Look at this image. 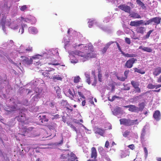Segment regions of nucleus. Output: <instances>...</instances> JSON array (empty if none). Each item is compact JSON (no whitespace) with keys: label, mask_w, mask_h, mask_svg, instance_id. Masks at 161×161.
<instances>
[{"label":"nucleus","mask_w":161,"mask_h":161,"mask_svg":"<svg viewBox=\"0 0 161 161\" xmlns=\"http://www.w3.org/2000/svg\"><path fill=\"white\" fill-rule=\"evenodd\" d=\"M97 156V152L96 148L95 147H92L91 150V158H94V159H96Z\"/></svg>","instance_id":"8"},{"label":"nucleus","mask_w":161,"mask_h":161,"mask_svg":"<svg viewBox=\"0 0 161 161\" xmlns=\"http://www.w3.org/2000/svg\"><path fill=\"white\" fill-rule=\"evenodd\" d=\"M17 105L13 106H10L9 108V110H7L6 111L8 112H13L14 111L16 110Z\"/></svg>","instance_id":"23"},{"label":"nucleus","mask_w":161,"mask_h":161,"mask_svg":"<svg viewBox=\"0 0 161 161\" xmlns=\"http://www.w3.org/2000/svg\"><path fill=\"white\" fill-rule=\"evenodd\" d=\"M66 108L67 109L70 110L71 112L73 110L72 108L69 105V104H68L67 106L66 107Z\"/></svg>","instance_id":"50"},{"label":"nucleus","mask_w":161,"mask_h":161,"mask_svg":"<svg viewBox=\"0 0 161 161\" xmlns=\"http://www.w3.org/2000/svg\"><path fill=\"white\" fill-rule=\"evenodd\" d=\"M121 111V108L119 107L115 108L114 109L112 112L114 115H117L120 114Z\"/></svg>","instance_id":"15"},{"label":"nucleus","mask_w":161,"mask_h":161,"mask_svg":"<svg viewBox=\"0 0 161 161\" xmlns=\"http://www.w3.org/2000/svg\"><path fill=\"white\" fill-rule=\"evenodd\" d=\"M114 42H110L107 43L105 47L101 50V52L103 54L105 53L107 51V49L109 48L110 45L113 43Z\"/></svg>","instance_id":"12"},{"label":"nucleus","mask_w":161,"mask_h":161,"mask_svg":"<svg viewBox=\"0 0 161 161\" xmlns=\"http://www.w3.org/2000/svg\"><path fill=\"white\" fill-rule=\"evenodd\" d=\"M134 70L135 72H137L141 74H144L145 73V72L144 71L140 69H139L137 68H134Z\"/></svg>","instance_id":"25"},{"label":"nucleus","mask_w":161,"mask_h":161,"mask_svg":"<svg viewBox=\"0 0 161 161\" xmlns=\"http://www.w3.org/2000/svg\"><path fill=\"white\" fill-rule=\"evenodd\" d=\"M68 104L67 100H62L61 102V104L62 106H64L67 105Z\"/></svg>","instance_id":"39"},{"label":"nucleus","mask_w":161,"mask_h":161,"mask_svg":"<svg viewBox=\"0 0 161 161\" xmlns=\"http://www.w3.org/2000/svg\"><path fill=\"white\" fill-rule=\"evenodd\" d=\"M121 53L125 57L129 58L131 57V54L128 53H125L123 52H122Z\"/></svg>","instance_id":"51"},{"label":"nucleus","mask_w":161,"mask_h":161,"mask_svg":"<svg viewBox=\"0 0 161 161\" xmlns=\"http://www.w3.org/2000/svg\"><path fill=\"white\" fill-rule=\"evenodd\" d=\"M131 26L137 27L138 26L137 21H131Z\"/></svg>","instance_id":"41"},{"label":"nucleus","mask_w":161,"mask_h":161,"mask_svg":"<svg viewBox=\"0 0 161 161\" xmlns=\"http://www.w3.org/2000/svg\"><path fill=\"white\" fill-rule=\"evenodd\" d=\"M136 2L137 4L140 5L143 9H144L146 8V7L145 6V4L140 0H136Z\"/></svg>","instance_id":"19"},{"label":"nucleus","mask_w":161,"mask_h":161,"mask_svg":"<svg viewBox=\"0 0 161 161\" xmlns=\"http://www.w3.org/2000/svg\"><path fill=\"white\" fill-rule=\"evenodd\" d=\"M137 61V59L134 58H131V67L133 66V64H134L136 61Z\"/></svg>","instance_id":"57"},{"label":"nucleus","mask_w":161,"mask_h":161,"mask_svg":"<svg viewBox=\"0 0 161 161\" xmlns=\"http://www.w3.org/2000/svg\"><path fill=\"white\" fill-rule=\"evenodd\" d=\"M119 121L120 124L121 125H130V119H120Z\"/></svg>","instance_id":"11"},{"label":"nucleus","mask_w":161,"mask_h":161,"mask_svg":"<svg viewBox=\"0 0 161 161\" xmlns=\"http://www.w3.org/2000/svg\"><path fill=\"white\" fill-rule=\"evenodd\" d=\"M153 31V30H151L147 32V34L146 35V38H148L149 37L150 35Z\"/></svg>","instance_id":"45"},{"label":"nucleus","mask_w":161,"mask_h":161,"mask_svg":"<svg viewBox=\"0 0 161 161\" xmlns=\"http://www.w3.org/2000/svg\"><path fill=\"white\" fill-rule=\"evenodd\" d=\"M130 130H126L125 132H124L123 133V135L124 137H127L130 134Z\"/></svg>","instance_id":"34"},{"label":"nucleus","mask_w":161,"mask_h":161,"mask_svg":"<svg viewBox=\"0 0 161 161\" xmlns=\"http://www.w3.org/2000/svg\"><path fill=\"white\" fill-rule=\"evenodd\" d=\"M52 79L53 80H61L62 78L59 75H54L53 76Z\"/></svg>","instance_id":"29"},{"label":"nucleus","mask_w":161,"mask_h":161,"mask_svg":"<svg viewBox=\"0 0 161 161\" xmlns=\"http://www.w3.org/2000/svg\"><path fill=\"white\" fill-rule=\"evenodd\" d=\"M136 31L137 33L143 34L146 30L144 27H139L136 28Z\"/></svg>","instance_id":"17"},{"label":"nucleus","mask_w":161,"mask_h":161,"mask_svg":"<svg viewBox=\"0 0 161 161\" xmlns=\"http://www.w3.org/2000/svg\"><path fill=\"white\" fill-rule=\"evenodd\" d=\"M145 103L144 102H142L139 104V107L138 108V109L139 110V111H142L143 109L145 106Z\"/></svg>","instance_id":"20"},{"label":"nucleus","mask_w":161,"mask_h":161,"mask_svg":"<svg viewBox=\"0 0 161 161\" xmlns=\"http://www.w3.org/2000/svg\"><path fill=\"white\" fill-rule=\"evenodd\" d=\"M153 117L157 121H159L161 118V114L159 111L157 110L155 111Z\"/></svg>","instance_id":"7"},{"label":"nucleus","mask_w":161,"mask_h":161,"mask_svg":"<svg viewBox=\"0 0 161 161\" xmlns=\"http://www.w3.org/2000/svg\"><path fill=\"white\" fill-rule=\"evenodd\" d=\"M67 124H68V125L70 126V127L71 128H72L74 130L76 131V133H77V129L75 126H73L72 125L70 124H69L68 123H67Z\"/></svg>","instance_id":"44"},{"label":"nucleus","mask_w":161,"mask_h":161,"mask_svg":"<svg viewBox=\"0 0 161 161\" xmlns=\"http://www.w3.org/2000/svg\"><path fill=\"white\" fill-rule=\"evenodd\" d=\"M125 67L131 68V59H130L126 62L125 64Z\"/></svg>","instance_id":"27"},{"label":"nucleus","mask_w":161,"mask_h":161,"mask_svg":"<svg viewBox=\"0 0 161 161\" xmlns=\"http://www.w3.org/2000/svg\"><path fill=\"white\" fill-rule=\"evenodd\" d=\"M78 95L82 98L84 99L85 98V97L83 95V94L80 92H78Z\"/></svg>","instance_id":"56"},{"label":"nucleus","mask_w":161,"mask_h":161,"mask_svg":"<svg viewBox=\"0 0 161 161\" xmlns=\"http://www.w3.org/2000/svg\"><path fill=\"white\" fill-rule=\"evenodd\" d=\"M59 117V115L58 114H57L54 115H53V117L51 119L52 120H53L55 119H57Z\"/></svg>","instance_id":"42"},{"label":"nucleus","mask_w":161,"mask_h":161,"mask_svg":"<svg viewBox=\"0 0 161 161\" xmlns=\"http://www.w3.org/2000/svg\"><path fill=\"white\" fill-rule=\"evenodd\" d=\"M155 85H153L152 84H148L147 86V87L149 89H154L155 88Z\"/></svg>","instance_id":"36"},{"label":"nucleus","mask_w":161,"mask_h":161,"mask_svg":"<svg viewBox=\"0 0 161 161\" xmlns=\"http://www.w3.org/2000/svg\"><path fill=\"white\" fill-rule=\"evenodd\" d=\"M98 76L99 81H100V82H101L102 81V74L101 73H99Z\"/></svg>","instance_id":"49"},{"label":"nucleus","mask_w":161,"mask_h":161,"mask_svg":"<svg viewBox=\"0 0 161 161\" xmlns=\"http://www.w3.org/2000/svg\"><path fill=\"white\" fill-rule=\"evenodd\" d=\"M0 121L3 124H5V125H6L7 124H6L5 123V121H4V119L3 118H1L0 119Z\"/></svg>","instance_id":"63"},{"label":"nucleus","mask_w":161,"mask_h":161,"mask_svg":"<svg viewBox=\"0 0 161 161\" xmlns=\"http://www.w3.org/2000/svg\"><path fill=\"white\" fill-rule=\"evenodd\" d=\"M140 92L141 89L138 87L135 88V89L133 91V93H140Z\"/></svg>","instance_id":"35"},{"label":"nucleus","mask_w":161,"mask_h":161,"mask_svg":"<svg viewBox=\"0 0 161 161\" xmlns=\"http://www.w3.org/2000/svg\"><path fill=\"white\" fill-rule=\"evenodd\" d=\"M116 43L119 50L121 53L123 51H122L119 44L117 42H116Z\"/></svg>","instance_id":"58"},{"label":"nucleus","mask_w":161,"mask_h":161,"mask_svg":"<svg viewBox=\"0 0 161 161\" xmlns=\"http://www.w3.org/2000/svg\"><path fill=\"white\" fill-rule=\"evenodd\" d=\"M144 151L145 153V156L147 158L148 156V151L147 148L146 147H144L143 148Z\"/></svg>","instance_id":"47"},{"label":"nucleus","mask_w":161,"mask_h":161,"mask_svg":"<svg viewBox=\"0 0 161 161\" xmlns=\"http://www.w3.org/2000/svg\"><path fill=\"white\" fill-rule=\"evenodd\" d=\"M118 8L120 9L125 12H130V8L129 6L125 4H121L118 6Z\"/></svg>","instance_id":"6"},{"label":"nucleus","mask_w":161,"mask_h":161,"mask_svg":"<svg viewBox=\"0 0 161 161\" xmlns=\"http://www.w3.org/2000/svg\"><path fill=\"white\" fill-rule=\"evenodd\" d=\"M94 130L95 134H99L102 136H103L105 131L104 130L98 127H95Z\"/></svg>","instance_id":"5"},{"label":"nucleus","mask_w":161,"mask_h":161,"mask_svg":"<svg viewBox=\"0 0 161 161\" xmlns=\"http://www.w3.org/2000/svg\"><path fill=\"white\" fill-rule=\"evenodd\" d=\"M131 17L134 19H140L141 16L137 13L135 12H131Z\"/></svg>","instance_id":"18"},{"label":"nucleus","mask_w":161,"mask_h":161,"mask_svg":"<svg viewBox=\"0 0 161 161\" xmlns=\"http://www.w3.org/2000/svg\"><path fill=\"white\" fill-rule=\"evenodd\" d=\"M28 31L30 33L33 34H36L38 32L36 29L33 27H30L28 28Z\"/></svg>","instance_id":"14"},{"label":"nucleus","mask_w":161,"mask_h":161,"mask_svg":"<svg viewBox=\"0 0 161 161\" xmlns=\"http://www.w3.org/2000/svg\"><path fill=\"white\" fill-rule=\"evenodd\" d=\"M22 63L24 64L29 65L32 63L33 60L32 58L29 59V58L25 57L22 56L21 57Z\"/></svg>","instance_id":"3"},{"label":"nucleus","mask_w":161,"mask_h":161,"mask_svg":"<svg viewBox=\"0 0 161 161\" xmlns=\"http://www.w3.org/2000/svg\"><path fill=\"white\" fill-rule=\"evenodd\" d=\"M86 81L88 84H90L91 83L90 78H87Z\"/></svg>","instance_id":"64"},{"label":"nucleus","mask_w":161,"mask_h":161,"mask_svg":"<svg viewBox=\"0 0 161 161\" xmlns=\"http://www.w3.org/2000/svg\"><path fill=\"white\" fill-rule=\"evenodd\" d=\"M54 69L52 70H46L42 72V75L45 77H47L50 79H52L53 75L55 74Z\"/></svg>","instance_id":"2"},{"label":"nucleus","mask_w":161,"mask_h":161,"mask_svg":"<svg viewBox=\"0 0 161 161\" xmlns=\"http://www.w3.org/2000/svg\"><path fill=\"white\" fill-rule=\"evenodd\" d=\"M103 157L105 159L107 160V161H111V160L108 157V156L106 154H105V155H103Z\"/></svg>","instance_id":"46"},{"label":"nucleus","mask_w":161,"mask_h":161,"mask_svg":"<svg viewBox=\"0 0 161 161\" xmlns=\"http://www.w3.org/2000/svg\"><path fill=\"white\" fill-rule=\"evenodd\" d=\"M141 96V95H140L139 96H137L134 97L132 99L133 101L135 102L138 101L139 99V98Z\"/></svg>","instance_id":"37"},{"label":"nucleus","mask_w":161,"mask_h":161,"mask_svg":"<svg viewBox=\"0 0 161 161\" xmlns=\"http://www.w3.org/2000/svg\"><path fill=\"white\" fill-rule=\"evenodd\" d=\"M27 25L24 24H21V28L19 30V32H21V34H22L24 32V28L26 27Z\"/></svg>","instance_id":"26"},{"label":"nucleus","mask_w":161,"mask_h":161,"mask_svg":"<svg viewBox=\"0 0 161 161\" xmlns=\"http://www.w3.org/2000/svg\"><path fill=\"white\" fill-rule=\"evenodd\" d=\"M25 51L28 52H31L32 51V47H31L29 46L28 47L25 49Z\"/></svg>","instance_id":"52"},{"label":"nucleus","mask_w":161,"mask_h":161,"mask_svg":"<svg viewBox=\"0 0 161 161\" xmlns=\"http://www.w3.org/2000/svg\"><path fill=\"white\" fill-rule=\"evenodd\" d=\"M85 75L86 79L90 78V75L89 74L86 73H85Z\"/></svg>","instance_id":"61"},{"label":"nucleus","mask_w":161,"mask_h":161,"mask_svg":"<svg viewBox=\"0 0 161 161\" xmlns=\"http://www.w3.org/2000/svg\"><path fill=\"white\" fill-rule=\"evenodd\" d=\"M5 22L6 20L5 19H3L1 20L0 25L2 26L3 28L5 27Z\"/></svg>","instance_id":"32"},{"label":"nucleus","mask_w":161,"mask_h":161,"mask_svg":"<svg viewBox=\"0 0 161 161\" xmlns=\"http://www.w3.org/2000/svg\"><path fill=\"white\" fill-rule=\"evenodd\" d=\"M32 19L33 21V22H32L31 21V20H30V22H29V23H31V24H33V23H35L36 22V19H35L34 17H32ZM24 21L27 22L28 21H30V20L28 19H25L23 20Z\"/></svg>","instance_id":"30"},{"label":"nucleus","mask_w":161,"mask_h":161,"mask_svg":"<svg viewBox=\"0 0 161 161\" xmlns=\"http://www.w3.org/2000/svg\"><path fill=\"white\" fill-rule=\"evenodd\" d=\"M129 72H130L129 70H126V71H125L124 72V75L125 76V77H126V78H127L128 75V74L129 73Z\"/></svg>","instance_id":"53"},{"label":"nucleus","mask_w":161,"mask_h":161,"mask_svg":"<svg viewBox=\"0 0 161 161\" xmlns=\"http://www.w3.org/2000/svg\"><path fill=\"white\" fill-rule=\"evenodd\" d=\"M117 77L118 80H120L121 81H125V79H127L126 78V77H123V76L119 77V76H117Z\"/></svg>","instance_id":"40"},{"label":"nucleus","mask_w":161,"mask_h":161,"mask_svg":"<svg viewBox=\"0 0 161 161\" xmlns=\"http://www.w3.org/2000/svg\"><path fill=\"white\" fill-rule=\"evenodd\" d=\"M139 49H142V51L148 53H151L152 51V49L148 47H143L142 46H140L139 47Z\"/></svg>","instance_id":"16"},{"label":"nucleus","mask_w":161,"mask_h":161,"mask_svg":"<svg viewBox=\"0 0 161 161\" xmlns=\"http://www.w3.org/2000/svg\"><path fill=\"white\" fill-rule=\"evenodd\" d=\"M55 105V103L54 102H51L49 104V106L51 108H53Z\"/></svg>","instance_id":"54"},{"label":"nucleus","mask_w":161,"mask_h":161,"mask_svg":"<svg viewBox=\"0 0 161 161\" xmlns=\"http://www.w3.org/2000/svg\"><path fill=\"white\" fill-rule=\"evenodd\" d=\"M152 23V19H150L147 20L146 22L144 23V25H149Z\"/></svg>","instance_id":"48"},{"label":"nucleus","mask_w":161,"mask_h":161,"mask_svg":"<svg viewBox=\"0 0 161 161\" xmlns=\"http://www.w3.org/2000/svg\"><path fill=\"white\" fill-rule=\"evenodd\" d=\"M78 47L79 48L84 52H81L78 50L75 51H72L70 53L73 56L78 55L80 57L83 61L88 59L89 58H95L97 56L96 53L93 52V46H85L81 44L78 45Z\"/></svg>","instance_id":"1"},{"label":"nucleus","mask_w":161,"mask_h":161,"mask_svg":"<svg viewBox=\"0 0 161 161\" xmlns=\"http://www.w3.org/2000/svg\"><path fill=\"white\" fill-rule=\"evenodd\" d=\"M80 79V78L79 76L75 77L74 79V82L75 83H78L79 82Z\"/></svg>","instance_id":"33"},{"label":"nucleus","mask_w":161,"mask_h":161,"mask_svg":"<svg viewBox=\"0 0 161 161\" xmlns=\"http://www.w3.org/2000/svg\"><path fill=\"white\" fill-rule=\"evenodd\" d=\"M109 146V143L108 141H106L105 142V147H106V148H108Z\"/></svg>","instance_id":"60"},{"label":"nucleus","mask_w":161,"mask_h":161,"mask_svg":"<svg viewBox=\"0 0 161 161\" xmlns=\"http://www.w3.org/2000/svg\"><path fill=\"white\" fill-rule=\"evenodd\" d=\"M161 73V68L158 67L154 69V71L153 72V74L155 76H157Z\"/></svg>","instance_id":"13"},{"label":"nucleus","mask_w":161,"mask_h":161,"mask_svg":"<svg viewBox=\"0 0 161 161\" xmlns=\"http://www.w3.org/2000/svg\"><path fill=\"white\" fill-rule=\"evenodd\" d=\"M125 42L128 44H130V39L128 38H126L125 39Z\"/></svg>","instance_id":"55"},{"label":"nucleus","mask_w":161,"mask_h":161,"mask_svg":"<svg viewBox=\"0 0 161 161\" xmlns=\"http://www.w3.org/2000/svg\"><path fill=\"white\" fill-rule=\"evenodd\" d=\"M138 124V122L137 119L135 120H131V125H137Z\"/></svg>","instance_id":"43"},{"label":"nucleus","mask_w":161,"mask_h":161,"mask_svg":"<svg viewBox=\"0 0 161 161\" xmlns=\"http://www.w3.org/2000/svg\"><path fill=\"white\" fill-rule=\"evenodd\" d=\"M88 23L89 27L90 28L93 25V21H91L90 22H89Z\"/></svg>","instance_id":"59"},{"label":"nucleus","mask_w":161,"mask_h":161,"mask_svg":"<svg viewBox=\"0 0 161 161\" xmlns=\"http://www.w3.org/2000/svg\"><path fill=\"white\" fill-rule=\"evenodd\" d=\"M116 98H119V97L116 96H114L111 98H110V97H108V100L110 102H113Z\"/></svg>","instance_id":"31"},{"label":"nucleus","mask_w":161,"mask_h":161,"mask_svg":"<svg viewBox=\"0 0 161 161\" xmlns=\"http://www.w3.org/2000/svg\"><path fill=\"white\" fill-rule=\"evenodd\" d=\"M146 134V131L145 129L144 128H143L142 130V133L141 136V139H144V137Z\"/></svg>","instance_id":"24"},{"label":"nucleus","mask_w":161,"mask_h":161,"mask_svg":"<svg viewBox=\"0 0 161 161\" xmlns=\"http://www.w3.org/2000/svg\"><path fill=\"white\" fill-rule=\"evenodd\" d=\"M131 85H132L134 88L139 87V84L138 82H136L134 81H131Z\"/></svg>","instance_id":"28"},{"label":"nucleus","mask_w":161,"mask_h":161,"mask_svg":"<svg viewBox=\"0 0 161 161\" xmlns=\"http://www.w3.org/2000/svg\"><path fill=\"white\" fill-rule=\"evenodd\" d=\"M38 118L42 123H45L48 121V119L46 118L45 115L41 114L39 116Z\"/></svg>","instance_id":"10"},{"label":"nucleus","mask_w":161,"mask_h":161,"mask_svg":"<svg viewBox=\"0 0 161 161\" xmlns=\"http://www.w3.org/2000/svg\"><path fill=\"white\" fill-rule=\"evenodd\" d=\"M131 111L138 112L139 111V110L138 107L131 105Z\"/></svg>","instance_id":"22"},{"label":"nucleus","mask_w":161,"mask_h":161,"mask_svg":"<svg viewBox=\"0 0 161 161\" xmlns=\"http://www.w3.org/2000/svg\"><path fill=\"white\" fill-rule=\"evenodd\" d=\"M27 8V7L26 5H23L20 7V9L21 11H24L25 10H26Z\"/></svg>","instance_id":"38"},{"label":"nucleus","mask_w":161,"mask_h":161,"mask_svg":"<svg viewBox=\"0 0 161 161\" xmlns=\"http://www.w3.org/2000/svg\"><path fill=\"white\" fill-rule=\"evenodd\" d=\"M152 23H154V25H157L160 23L161 21V18L158 17H156L151 18Z\"/></svg>","instance_id":"9"},{"label":"nucleus","mask_w":161,"mask_h":161,"mask_svg":"<svg viewBox=\"0 0 161 161\" xmlns=\"http://www.w3.org/2000/svg\"><path fill=\"white\" fill-rule=\"evenodd\" d=\"M18 121L21 123H25V121L27 120L25 114L21 112L19 115L16 117Z\"/></svg>","instance_id":"4"},{"label":"nucleus","mask_w":161,"mask_h":161,"mask_svg":"<svg viewBox=\"0 0 161 161\" xmlns=\"http://www.w3.org/2000/svg\"><path fill=\"white\" fill-rule=\"evenodd\" d=\"M40 55H36L35 56L32 57V59L33 58L34 59H36L37 58H39L38 57Z\"/></svg>","instance_id":"62"},{"label":"nucleus","mask_w":161,"mask_h":161,"mask_svg":"<svg viewBox=\"0 0 161 161\" xmlns=\"http://www.w3.org/2000/svg\"><path fill=\"white\" fill-rule=\"evenodd\" d=\"M68 92L71 98L72 99H73V98L74 97L73 93L74 92V90L72 89V90H71L70 89H69L68 90Z\"/></svg>","instance_id":"21"}]
</instances>
